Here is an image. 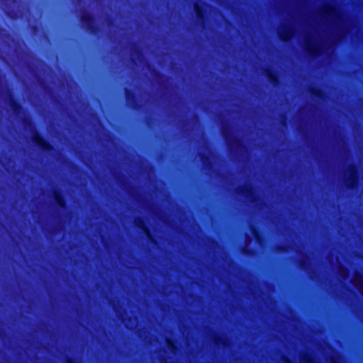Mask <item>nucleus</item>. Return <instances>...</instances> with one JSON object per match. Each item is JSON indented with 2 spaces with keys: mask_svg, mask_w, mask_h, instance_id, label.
<instances>
[{
  "mask_svg": "<svg viewBox=\"0 0 363 363\" xmlns=\"http://www.w3.org/2000/svg\"><path fill=\"white\" fill-rule=\"evenodd\" d=\"M294 35V30L291 27H284L279 33L280 40L284 43L289 41Z\"/></svg>",
  "mask_w": 363,
  "mask_h": 363,
  "instance_id": "12",
  "label": "nucleus"
},
{
  "mask_svg": "<svg viewBox=\"0 0 363 363\" xmlns=\"http://www.w3.org/2000/svg\"><path fill=\"white\" fill-rule=\"evenodd\" d=\"M124 93L127 105L133 109L138 110L140 107V105L138 101L135 92L133 89L125 87L124 89Z\"/></svg>",
  "mask_w": 363,
  "mask_h": 363,
  "instance_id": "6",
  "label": "nucleus"
},
{
  "mask_svg": "<svg viewBox=\"0 0 363 363\" xmlns=\"http://www.w3.org/2000/svg\"><path fill=\"white\" fill-rule=\"evenodd\" d=\"M264 75L269 82L274 86H278L281 84V79L279 73L273 68L268 67L264 71Z\"/></svg>",
  "mask_w": 363,
  "mask_h": 363,
  "instance_id": "10",
  "label": "nucleus"
},
{
  "mask_svg": "<svg viewBox=\"0 0 363 363\" xmlns=\"http://www.w3.org/2000/svg\"><path fill=\"white\" fill-rule=\"evenodd\" d=\"M66 363H78V362L75 358L72 357H68L66 359Z\"/></svg>",
  "mask_w": 363,
  "mask_h": 363,
  "instance_id": "23",
  "label": "nucleus"
},
{
  "mask_svg": "<svg viewBox=\"0 0 363 363\" xmlns=\"http://www.w3.org/2000/svg\"><path fill=\"white\" fill-rule=\"evenodd\" d=\"M238 193L249 199L253 203L258 200V196L252 185H243L239 186L238 189Z\"/></svg>",
  "mask_w": 363,
  "mask_h": 363,
  "instance_id": "5",
  "label": "nucleus"
},
{
  "mask_svg": "<svg viewBox=\"0 0 363 363\" xmlns=\"http://www.w3.org/2000/svg\"><path fill=\"white\" fill-rule=\"evenodd\" d=\"M80 21L82 27L93 35H97L101 30L100 27L95 23V17L89 13H83L80 16Z\"/></svg>",
  "mask_w": 363,
  "mask_h": 363,
  "instance_id": "3",
  "label": "nucleus"
},
{
  "mask_svg": "<svg viewBox=\"0 0 363 363\" xmlns=\"http://www.w3.org/2000/svg\"><path fill=\"white\" fill-rule=\"evenodd\" d=\"M305 50L312 57H318L322 55L321 46L316 43H312L308 38L306 40Z\"/></svg>",
  "mask_w": 363,
  "mask_h": 363,
  "instance_id": "8",
  "label": "nucleus"
},
{
  "mask_svg": "<svg viewBox=\"0 0 363 363\" xmlns=\"http://www.w3.org/2000/svg\"><path fill=\"white\" fill-rule=\"evenodd\" d=\"M201 160L203 167L207 169H211L213 167V163L208 156L202 154L201 155Z\"/></svg>",
  "mask_w": 363,
  "mask_h": 363,
  "instance_id": "15",
  "label": "nucleus"
},
{
  "mask_svg": "<svg viewBox=\"0 0 363 363\" xmlns=\"http://www.w3.org/2000/svg\"><path fill=\"white\" fill-rule=\"evenodd\" d=\"M213 342L216 346L225 345V340L220 335H215L213 336Z\"/></svg>",
  "mask_w": 363,
  "mask_h": 363,
  "instance_id": "20",
  "label": "nucleus"
},
{
  "mask_svg": "<svg viewBox=\"0 0 363 363\" xmlns=\"http://www.w3.org/2000/svg\"><path fill=\"white\" fill-rule=\"evenodd\" d=\"M157 76L158 78H162V77H164V75L163 74H162V73H160L159 72H157Z\"/></svg>",
  "mask_w": 363,
  "mask_h": 363,
  "instance_id": "27",
  "label": "nucleus"
},
{
  "mask_svg": "<svg viewBox=\"0 0 363 363\" xmlns=\"http://www.w3.org/2000/svg\"><path fill=\"white\" fill-rule=\"evenodd\" d=\"M235 145L237 147H240L242 145V142H241L240 140L236 139V140H235Z\"/></svg>",
  "mask_w": 363,
  "mask_h": 363,
  "instance_id": "25",
  "label": "nucleus"
},
{
  "mask_svg": "<svg viewBox=\"0 0 363 363\" xmlns=\"http://www.w3.org/2000/svg\"><path fill=\"white\" fill-rule=\"evenodd\" d=\"M309 92L312 96L318 99H323L325 96V91L322 89L315 86H311L309 89Z\"/></svg>",
  "mask_w": 363,
  "mask_h": 363,
  "instance_id": "14",
  "label": "nucleus"
},
{
  "mask_svg": "<svg viewBox=\"0 0 363 363\" xmlns=\"http://www.w3.org/2000/svg\"><path fill=\"white\" fill-rule=\"evenodd\" d=\"M166 342H167V347L172 352L175 353L179 350V347H178L176 342L174 341L173 340H172V339H167Z\"/></svg>",
  "mask_w": 363,
  "mask_h": 363,
  "instance_id": "17",
  "label": "nucleus"
},
{
  "mask_svg": "<svg viewBox=\"0 0 363 363\" xmlns=\"http://www.w3.org/2000/svg\"><path fill=\"white\" fill-rule=\"evenodd\" d=\"M252 233L257 242L260 243L264 240V238L258 228L253 227Z\"/></svg>",
  "mask_w": 363,
  "mask_h": 363,
  "instance_id": "16",
  "label": "nucleus"
},
{
  "mask_svg": "<svg viewBox=\"0 0 363 363\" xmlns=\"http://www.w3.org/2000/svg\"><path fill=\"white\" fill-rule=\"evenodd\" d=\"M243 252L245 255H252L254 252V251L252 250H251V249H246V248H245L243 250Z\"/></svg>",
  "mask_w": 363,
  "mask_h": 363,
  "instance_id": "24",
  "label": "nucleus"
},
{
  "mask_svg": "<svg viewBox=\"0 0 363 363\" xmlns=\"http://www.w3.org/2000/svg\"><path fill=\"white\" fill-rule=\"evenodd\" d=\"M136 52L138 54V55H142V52L140 49H137L136 50Z\"/></svg>",
  "mask_w": 363,
  "mask_h": 363,
  "instance_id": "28",
  "label": "nucleus"
},
{
  "mask_svg": "<svg viewBox=\"0 0 363 363\" xmlns=\"http://www.w3.org/2000/svg\"><path fill=\"white\" fill-rule=\"evenodd\" d=\"M305 264H306V262H303H303H301V266H303Z\"/></svg>",
  "mask_w": 363,
  "mask_h": 363,
  "instance_id": "29",
  "label": "nucleus"
},
{
  "mask_svg": "<svg viewBox=\"0 0 363 363\" xmlns=\"http://www.w3.org/2000/svg\"><path fill=\"white\" fill-rule=\"evenodd\" d=\"M9 105L16 116H18L24 113V108L23 105L16 99L11 92L9 94Z\"/></svg>",
  "mask_w": 363,
  "mask_h": 363,
  "instance_id": "11",
  "label": "nucleus"
},
{
  "mask_svg": "<svg viewBox=\"0 0 363 363\" xmlns=\"http://www.w3.org/2000/svg\"><path fill=\"white\" fill-rule=\"evenodd\" d=\"M194 9L196 13L197 21L202 25L204 26L207 21V13L206 10L203 6V4L196 2L194 5Z\"/></svg>",
  "mask_w": 363,
  "mask_h": 363,
  "instance_id": "9",
  "label": "nucleus"
},
{
  "mask_svg": "<svg viewBox=\"0 0 363 363\" xmlns=\"http://www.w3.org/2000/svg\"><path fill=\"white\" fill-rule=\"evenodd\" d=\"M345 186L348 190H357L360 184V176L358 166L356 163H351L347 169V174L345 176Z\"/></svg>",
  "mask_w": 363,
  "mask_h": 363,
  "instance_id": "1",
  "label": "nucleus"
},
{
  "mask_svg": "<svg viewBox=\"0 0 363 363\" xmlns=\"http://www.w3.org/2000/svg\"><path fill=\"white\" fill-rule=\"evenodd\" d=\"M22 122H23V124L25 125V126H30L31 125H33V122L31 120L27 118H24L22 119Z\"/></svg>",
  "mask_w": 363,
  "mask_h": 363,
  "instance_id": "22",
  "label": "nucleus"
},
{
  "mask_svg": "<svg viewBox=\"0 0 363 363\" xmlns=\"http://www.w3.org/2000/svg\"><path fill=\"white\" fill-rule=\"evenodd\" d=\"M354 284L358 287L359 290L363 295V278L361 276H356Z\"/></svg>",
  "mask_w": 363,
  "mask_h": 363,
  "instance_id": "18",
  "label": "nucleus"
},
{
  "mask_svg": "<svg viewBox=\"0 0 363 363\" xmlns=\"http://www.w3.org/2000/svg\"><path fill=\"white\" fill-rule=\"evenodd\" d=\"M301 361L303 363H315L314 357L311 354H304Z\"/></svg>",
  "mask_w": 363,
  "mask_h": 363,
  "instance_id": "21",
  "label": "nucleus"
},
{
  "mask_svg": "<svg viewBox=\"0 0 363 363\" xmlns=\"http://www.w3.org/2000/svg\"><path fill=\"white\" fill-rule=\"evenodd\" d=\"M284 362H285V363H293V362L291 361V359H289V358H288V357H286V358L284 359Z\"/></svg>",
  "mask_w": 363,
  "mask_h": 363,
  "instance_id": "26",
  "label": "nucleus"
},
{
  "mask_svg": "<svg viewBox=\"0 0 363 363\" xmlns=\"http://www.w3.org/2000/svg\"><path fill=\"white\" fill-rule=\"evenodd\" d=\"M53 199L56 206L62 210H66L68 208L66 198L62 191L57 188L53 191Z\"/></svg>",
  "mask_w": 363,
  "mask_h": 363,
  "instance_id": "7",
  "label": "nucleus"
},
{
  "mask_svg": "<svg viewBox=\"0 0 363 363\" xmlns=\"http://www.w3.org/2000/svg\"><path fill=\"white\" fill-rule=\"evenodd\" d=\"M135 226L146 235L147 240L152 244H157V240L152 232L151 228L147 225L143 217H137L135 220Z\"/></svg>",
  "mask_w": 363,
  "mask_h": 363,
  "instance_id": "4",
  "label": "nucleus"
},
{
  "mask_svg": "<svg viewBox=\"0 0 363 363\" xmlns=\"http://www.w3.org/2000/svg\"><path fill=\"white\" fill-rule=\"evenodd\" d=\"M31 140L33 145L43 152L50 153L55 150L54 145L38 131L33 133Z\"/></svg>",
  "mask_w": 363,
  "mask_h": 363,
  "instance_id": "2",
  "label": "nucleus"
},
{
  "mask_svg": "<svg viewBox=\"0 0 363 363\" xmlns=\"http://www.w3.org/2000/svg\"><path fill=\"white\" fill-rule=\"evenodd\" d=\"M221 134H222L223 137L224 138V139L228 143L229 147H230L232 144L230 141V138L231 135H230V133L229 130L225 127H223L221 129Z\"/></svg>",
  "mask_w": 363,
  "mask_h": 363,
  "instance_id": "19",
  "label": "nucleus"
},
{
  "mask_svg": "<svg viewBox=\"0 0 363 363\" xmlns=\"http://www.w3.org/2000/svg\"><path fill=\"white\" fill-rule=\"evenodd\" d=\"M322 14L328 17H337V11L332 5H326L322 10Z\"/></svg>",
  "mask_w": 363,
  "mask_h": 363,
  "instance_id": "13",
  "label": "nucleus"
}]
</instances>
